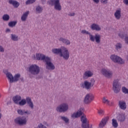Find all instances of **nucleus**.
<instances>
[{
  "label": "nucleus",
  "instance_id": "f257e3e1",
  "mask_svg": "<svg viewBox=\"0 0 128 128\" xmlns=\"http://www.w3.org/2000/svg\"><path fill=\"white\" fill-rule=\"evenodd\" d=\"M82 108H80L76 112H74L71 115V118H80L81 116L80 122H82V124L81 126L82 128H92V125H91L90 127V124L88 121V118H86V115L83 114L84 112H82Z\"/></svg>",
  "mask_w": 128,
  "mask_h": 128
},
{
  "label": "nucleus",
  "instance_id": "f03ea898",
  "mask_svg": "<svg viewBox=\"0 0 128 128\" xmlns=\"http://www.w3.org/2000/svg\"><path fill=\"white\" fill-rule=\"evenodd\" d=\"M52 52L54 54H59L60 58H62L64 60H68L70 58V51L66 47L53 48L52 49Z\"/></svg>",
  "mask_w": 128,
  "mask_h": 128
},
{
  "label": "nucleus",
  "instance_id": "7ed1b4c3",
  "mask_svg": "<svg viewBox=\"0 0 128 128\" xmlns=\"http://www.w3.org/2000/svg\"><path fill=\"white\" fill-rule=\"evenodd\" d=\"M81 34H88L90 40V42H96V44H100V34H96L94 36L92 34H90V32L84 30H82Z\"/></svg>",
  "mask_w": 128,
  "mask_h": 128
},
{
  "label": "nucleus",
  "instance_id": "20e7f679",
  "mask_svg": "<svg viewBox=\"0 0 128 128\" xmlns=\"http://www.w3.org/2000/svg\"><path fill=\"white\" fill-rule=\"evenodd\" d=\"M95 82L96 80H94V78H92L89 82L88 80L84 81V83L80 84V86L82 88H85L86 90H90L94 86Z\"/></svg>",
  "mask_w": 128,
  "mask_h": 128
},
{
  "label": "nucleus",
  "instance_id": "39448f33",
  "mask_svg": "<svg viewBox=\"0 0 128 128\" xmlns=\"http://www.w3.org/2000/svg\"><path fill=\"white\" fill-rule=\"evenodd\" d=\"M48 4V6H54L56 10H58V12H60L62 10V5H60V0H49L47 2Z\"/></svg>",
  "mask_w": 128,
  "mask_h": 128
},
{
  "label": "nucleus",
  "instance_id": "423d86ee",
  "mask_svg": "<svg viewBox=\"0 0 128 128\" xmlns=\"http://www.w3.org/2000/svg\"><path fill=\"white\" fill-rule=\"evenodd\" d=\"M28 72L32 76H38V74H40V66H38L34 64L30 65L28 68Z\"/></svg>",
  "mask_w": 128,
  "mask_h": 128
},
{
  "label": "nucleus",
  "instance_id": "0eeeda50",
  "mask_svg": "<svg viewBox=\"0 0 128 128\" xmlns=\"http://www.w3.org/2000/svg\"><path fill=\"white\" fill-rule=\"evenodd\" d=\"M122 86L118 79H114L112 82V90L114 94H118L120 92Z\"/></svg>",
  "mask_w": 128,
  "mask_h": 128
},
{
  "label": "nucleus",
  "instance_id": "6e6552de",
  "mask_svg": "<svg viewBox=\"0 0 128 128\" xmlns=\"http://www.w3.org/2000/svg\"><path fill=\"white\" fill-rule=\"evenodd\" d=\"M26 102L29 108H30L32 110H34V102H32V98L30 97H27L26 100L22 99L20 102H18V104H19V106H24Z\"/></svg>",
  "mask_w": 128,
  "mask_h": 128
},
{
  "label": "nucleus",
  "instance_id": "1a4fd4ad",
  "mask_svg": "<svg viewBox=\"0 0 128 128\" xmlns=\"http://www.w3.org/2000/svg\"><path fill=\"white\" fill-rule=\"evenodd\" d=\"M6 76L8 80H10V82H11V84L18 82V80H20V74H16L14 77L10 72H7L6 74Z\"/></svg>",
  "mask_w": 128,
  "mask_h": 128
},
{
  "label": "nucleus",
  "instance_id": "9d476101",
  "mask_svg": "<svg viewBox=\"0 0 128 128\" xmlns=\"http://www.w3.org/2000/svg\"><path fill=\"white\" fill-rule=\"evenodd\" d=\"M58 112H66L68 110V104L67 103H62L56 108Z\"/></svg>",
  "mask_w": 128,
  "mask_h": 128
},
{
  "label": "nucleus",
  "instance_id": "9b49d317",
  "mask_svg": "<svg viewBox=\"0 0 128 128\" xmlns=\"http://www.w3.org/2000/svg\"><path fill=\"white\" fill-rule=\"evenodd\" d=\"M14 122L16 124H18V126H26V122H28V120L25 116L18 117L14 119Z\"/></svg>",
  "mask_w": 128,
  "mask_h": 128
},
{
  "label": "nucleus",
  "instance_id": "f8f14e48",
  "mask_svg": "<svg viewBox=\"0 0 128 128\" xmlns=\"http://www.w3.org/2000/svg\"><path fill=\"white\" fill-rule=\"evenodd\" d=\"M46 68L49 70H54L56 68L52 62V60L48 57H46L45 60Z\"/></svg>",
  "mask_w": 128,
  "mask_h": 128
},
{
  "label": "nucleus",
  "instance_id": "ddd939ff",
  "mask_svg": "<svg viewBox=\"0 0 128 128\" xmlns=\"http://www.w3.org/2000/svg\"><path fill=\"white\" fill-rule=\"evenodd\" d=\"M110 60L114 62H116L120 64H124V60H122L120 57L116 55L112 54L110 57Z\"/></svg>",
  "mask_w": 128,
  "mask_h": 128
},
{
  "label": "nucleus",
  "instance_id": "4468645a",
  "mask_svg": "<svg viewBox=\"0 0 128 128\" xmlns=\"http://www.w3.org/2000/svg\"><path fill=\"white\" fill-rule=\"evenodd\" d=\"M94 98V96L92 94H87L84 97V102L86 104H88L92 102Z\"/></svg>",
  "mask_w": 128,
  "mask_h": 128
},
{
  "label": "nucleus",
  "instance_id": "2eb2a0df",
  "mask_svg": "<svg viewBox=\"0 0 128 128\" xmlns=\"http://www.w3.org/2000/svg\"><path fill=\"white\" fill-rule=\"evenodd\" d=\"M101 74L108 78H110L112 77V72L106 68L102 69Z\"/></svg>",
  "mask_w": 128,
  "mask_h": 128
},
{
  "label": "nucleus",
  "instance_id": "dca6fc26",
  "mask_svg": "<svg viewBox=\"0 0 128 128\" xmlns=\"http://www.w3.org/2000/svg\"><path fill=\"white\" fill-rule=\"evenodd\" d=\"M94 76V72L90 70L86 71L82 76L83 80H88V78H92Z\"/></svg>",
  "mask_w": 128,
  "mask_h": 128
},
{
  "label": "nucleus",
  "instance_id": "f3484780",
  "mask_svg": "<svg viewBox=\"0 0 128 128\" xmlns=\"http://www.w3.org/2000/svg\"><path fill=\"white\" fill-rule=\"evenodd\" d=\"M109 118H110L108 117H106L103 119H102V121L99 124V128H104L106 126V123L108 121Z\"/></svg>",
  "mask_w": 128,
  "mask_h": 128
},
{
  "label": "nucleus",
  "instance_id": "a211bd4d",
  "mask_svg": "<svg viewBox=\"0 0 128 128\" xmlns=\"http://www.w3.org/2000/svg\"><path fill=\"white\" fill-rule=\"evenodd\" d=\"M90 28L92 30H96V32H100L102 28L100 26V25L96 24H92L90 26Z\"/></svg>",
  "mask_w": 128,
  "mask_h": 128
},
{
  "label": "nucleus",
  "instance_id": "6ab92c4d",
  "mask_svg": "<svg viewBox=\"0 0 128 128\" xmlns=\"http://www.w3.org/2000/svg\"><path fill=\"white\" fill-rule=\"evenodd\" d=\"M118 106L119 108L122 110H124L126 108V102L124 100H120L118 102Z\"/></svg>",
  "mask_w": 128,
  "mask_h": 128
},
{
  "label": "nucleus",
  "instance_id": "aec40b11",
  "mask_svg": "<svg viewBox=\"0 0 128 128\" xmlns=\"http://www.w3.org/2000/svg\"><path fill=\"white\" fill-rule=\"evenodd\" d=\"M117 120L120 122H124L126 120V115L124 114H120L117 116Z\"/></svg>",
  "mask_w": 128,
  "mask_h": 128
},
{
  "label": "nucleus",
  "instance_id": "412c9836",
  "mask_svg": "<svg viewBox=\"0 0 128 128\" xmlns=\"http://www.w3.org/2000/svg\"><path fill=\"white\" fill-rule=\"evenodd\" d=\"M8 2L10 4H12L15 8H18L20 6V2L14 0H9Z\"/></svg>",
  "mask_w": 128,
  "mask_h": 128
},
{
  "label": "nucleus",
  "instance_id": "4be33fe9",
  "mask_svg": "<svg viewBox=\"0 0 128 128\" xmlns=\"http://www.w3.org/2000/svg\"><path fill=\"white\" fill-rule=\"evenodd\" d=\"M36 58L37 60H44L46 61V57L45 55L40 54H36Z\"/></svg>",
  "mask_w": 128,
  "mask_h": 128
},
{
  "label": "nucleus",
  "instance_id": "5701e85b",
  "mask_svg": "<svg viewBox=\"0 0 128 128\" xmlns=\"http://www.w3.org/2000/svg\"><path fill=\"white\" fill-rule=\"evenodd\" d=\"M60 42H62V44H66V46H70V41L68 39H66L64 38H62V37H60L59 38Z\"/></svg>",
  "mask_w": 128,
  "mask_h": 128
},
{
  "label": "nucleus",
  "instance_id": "b1692460",
  "mask_svg": "<svg viewBox=\"0 0 128 128\" xmlns=\"http://www.w3.org/2000/svg\"><path fill=\"white\" fill-rule=\"evenodd\" d=\"M22 97L18 95H16L13 97L12 100L13 102L16 104H18V102L20 100H21Z\"/></svg>",
  "mask_w": 128,
  "mask_h": 128
},
{
  "label": "nucleus",
  "instance_id": "393cba45",
  "mask_svg": "<svg viewBox=\"0 0 128 128\" xmlns=\"http://www.w3.org/2000/svg\"><path fill=\"white\" fill-rule=\"evenodd\" d=\"M121 12L120 10H116L115 12L114 16L116 20H120L122 18Z\"/></svg>",
  "mask_w": 128,
  "mask_h": 128
},
{
  "label": "nucleus",
  "instance_id": "a878e982",
  "mask_svg": "<svg viewBox=\"0 0 128 128\" xmlns=\"http://www.w3.org/2000/svg\"><path fill=\"white\" fill-rule=\"evenodd\" d=\"M28 14H30V11H26L22 14L21 17L22 22H26V18H28Z\"/></svg>",
  "mask_w": 128,
  "mask_h": 128
},
{
  "label": "nucleus",
  "instance_id": "bb28decb",
  "mask_svg": "<svg viewBox=\"0 0 128 128\" xmlns=\"http://www.w3.org/2000/svg\"><path fill=\"white\" fill-rule=\"evenodd\" d=\"M16 24H18V22L16 20L11 21L8 22V26L10 28H14V26H16Z\"/></svg>",
  "mask_w": 128,
  "mask_h": 128
},
{
  "label": "nucleus",
  "instance_id": "cd10ccee",
  "mask_svg": "<svg viewBox=\"0 0 128 128\" xmlns=\"http://www.w3.org/2000/svg\"><path fill=\"white\" fill-rule=\"evenodd\" d=\"M2 20L4 22H8L10 20V15H8V14H4L2 16Z\"/></svg>",
  "mask_w": 128,
  "mask_h": 128
},
{
  "label": "nucleus",
  "instance_id": "c85d7f7f",
  "mask_svg": "<svg viewBox=\"0 0 128 128\" xmlns=\"http://www.w3.org/2000/svg\"><path fill=\"white\" fill-rule=\"evenodd\" d=\"M11 40L14 42H18V36L16 34H11Z\"/></svg>",
  "mask_w": 128,
  "mask_h": 128
},
{
  "label": "nucleus",
  "instance_id": "c756f323",
  "mask_svg": "<svg viewBox=\"0 0 128 128\" xmlns=\"http://www.w3.org/2000/svg\"><path fill=\"white\" fill-rule=\"evenodd\" d=\"M42 10H44V9L42 6H38L36 7V12L38 14H42Z\"/></svg>",
  "mask_w": 128,
  "mask_h": 128
},
{
  "label": "nucleus",
  "instance_id": "7c9ffc66",
  "mask_svg": "<svg viewBox=\"0 0 128 128\" xmlns=\"http://www.w3.org/2000/svg\"><path fill=\"white\" fill-rule=\"evenodd\" d=\"M112 126L114 128H116L118 126V122L116 121V119L112 120Z\"/></svg>",
  "mask_w": 128,
  "mask_h": 128
},
{
  "label": "nucleus",
  "instance_id": "2f4dec72",
  "mask_svg": "<svg viewBox=\"0 0 128 128\" xmlns=\"http://www.w3.org/2000/svg\"><path fill=\"white\" fill-rule=\"evenodd\" d=\"M60 118L62 120H64V122H66V124H68V122H70V119H68L67 117L64 116H60Z\"/></svg>",
  "mask_w": 128,
  "mask_h": 128
},
{
  "label": "nucleus",
  "instance_id": "473e14b6",
  "mask_svg": "<svg viewBox=\"0 0 128 128\" xmlns=\"http://www.w3.org/2000/svg\"><path fill=\"white\" fill-rule=\"evenodd\" d=\"M36 0H28L26 2V6H28V4H34V2H36Z\"/></svg>",
  "mask_w": 128,
  "mask_h": 128
},
{
  "label": "nucleus",
  "instance_id": "72a5a7b5",
  "mask_svg": "<svg viewBox=\"0 0 128 128\" xmlns=\"http://www.w3.org/2000/svg\"><path fill=\"white\" fill-rule=\"evenodd\" d=\"M122 48V45L120 44V43H118L116 45V49L118 50H120Z\"/></svg>",
  "mask_w": 128,
  "mask_h": 128
},
{
  "label": "nucleus",
  "instance_id": "f704fd0d",
  "mask_svg": "<svg viewBox=\"0 0 128 128\" xmlns=\"http://www.w3.org/2000/svg\"><path fill=\"white\" fill-rule=\"evenodd\" d=\"M122 92L124 94H128V88L126 87H122Z\"/></svg>",
  "mask_w": 128,
  "mask_h": 128
},
{
  "label": "nucleus",
  "instance_id": "c9c22d12",
  "mask_svg": "<svg viewBox=\"0 0 128 128\" xmlns=\"http://www.w3.org/2000/svg\"><path fill=\"white\" fill-rule=\"evenodd\" d=\"M24 110H17V112L18 114H20V116H24Z\"/></svg>",
  "mask_w": 128,
  "mask_h": 128
},
{
  "label": "nucleus",
  "instance_id": "e433bc0d",
  "mask_svg": "<svg viewBox=\"0 0 128 128\" xmlns=\"http://www.w3.org/2000/svg\"><path fill=\"white\" fill-rule=\"evenodd\" d=\"M103 102L104 104H110V101L108 100L106 98V97H104Z\"/></svg>",
  "mask_w": 128,
  "mask_h": 128
},
{
  "label": "nucleus",
  "instance_id": "4c0bfd02",
  "mask_svg": "<svg viewBox=\"0 0 128 128\" xmlns=\"http://www.w3.org/2000/svg\"><path fill=\"white\" fill-rule=\"evenodd\" d=\"M100 2L103 4H108V0H101Z\"/></svg>",
  "mask_w": 128,
  "mask_h": 128
},
{
  "label": "nucleus",
  "instance_id": "58836bf2",
  "mask_svg": "<svg viewBox=\"0 0 128 128\" xmlns=\"http://www.w3.org/2000/svg\"><path fill=\"white\" fill-rule=\"evenodd\" d=\"M4 52V48H2V46H0V52Z\"/></svg>",
  "mask_w": 128,
  "mask_h": 128
},
{
  "label": "nucleus",
  "instance_id": "ea45409f",
  "mask_svg": "<svg viewBox=\"0 0 128 128\" xmlns=\"http://www.w3.org/2000/svg\"><path fill=\"white\" fill-rule=\"evenodd\" d=\"M26 114L28 115H30L31 114V112L28 110H26V111L24 110V114Z\"/></svg>",
  "mask_w": 128,
  "mask_h": 128
},
{
  "label": "nucleus",
  "instance_id": "a19ab883",
  "mask_svg": "<svg viewBox=\"0 0 128 128\" xmlns=\"http://www.w3.org/2000/svg\"><path fill=\"white\" fill-rule=\"evenodd\" d=\"M44 126L42 125V124H39L38 125L37 128H43Z\"/></svg>",
  "mask_w": 128,
  "mask_h": 128
},
{
  "label": "nucleus",
  "instance_id": "79ce46f5",
  "mask_svg": "<svg viewBox=\"0 0 128 128\" xmlns=\"http://www.w3.org/2000/svg\"><path fill=\"white\" fill-rule=\"evenodd\" d=\"M98 114H104V110H100L98 111Z\"/></svg>",
  "mask_w": 128,
  "mask_h": 128
},
{
  "label": "nucleus",
  "instance_id": "37998d69",
  "mask_svg": "<svg viewBox=\"0 0 128 128\" xmlns=\"http://www.w3.org/2000/svg\"><path fill=\"white\" fill-rule=\"evenodd\" d=\"M123 2H124V4H126V6H128V0H124Z\"/></svg>",
  "mask_w": 128,
  "mask_h": 128
},
{
  "label": "nucleus",
  "instance_id": "c03bdc74",
  "mask_svg": "<svg viewBox=\"0 0 128 128\" xmlns=\"http://www.w3.org/2000/svg\"><path fill=\"white\" fill-rule=\"evenodd\" d=\"M94 2H95V4H98L100 2V0H92Z\"/></svg>",
  "mask_w": 128,
  "mask_h": 128
},
{
  "label": "nucleus",
  "instance_id": "a18cd8bd",
  "mask_svg": "<svg viewBox=\"0 0 128 128\" xmlns=\"http://www.w3.org/2000/svg\"><path fill=\"white\" fill-rule=\"evenodd\" d=\"M70 16H74V13H70L68 14Z\"/></svg>",
  "mask_w": 128,
  "mask_h": 128
},
{
  "label": "nucleus",
  "instance_id": "49530a36",
  "mask_svg": "<svg viewBox=\"0 0 128 128\" xmlns=\"http://www.w3.org/2000/svg\"><path fill=\"white\" fill-rule=\"evenodd\" d=\"M119 36L121 37V38H124V36L122 34H118Z\"/></svg>",
  "mask_w": 128,
  "mask_h": 128
},
{
  "label": "nucleus",
  "instance_id": "de8ad7c7",
  "mask_svg": "<svg viewBox=\"0 0 128 128\" xmlns=\"http://www.w3.org/2000/svg\"><path fill=\"white\" fill-rule=\"evenodd\" d=\"M46 0H41L42 4H46Z\"/></svg>",
  "mask_w": 128,
  "mask_h": 128
},
{
  "label": "nucleus",
  "instance_id": "09e8293b",
  "mask_svg": "<svg viewBox=\"0 0 128 128\" xmlns=\"http://www.w3.org/2000/svg\"><path fill=\"white\" fill-rule=\"evenodd\" d=\"M10 32V28L6 29V32Z\"/></svg>",
  "mask_w": 128,
  "mask_h": 128
},
{
  "label": "nucleus",
  "instance_id": "8fccbe9b",
  "mask_svg": "<svg viewBox=\"0 0 128 128\" xmlns=\"http://www.w3.org/2000/svg\"><path fill=\"white\" fill-rule=\"evenodd\" d=\"M21 80H22V82H24V78H22Z\"/></svg>",
  "mask_w": 128,
  "mask_h": 128
},
{
  "label": "nucleus",
  "instance_id": "3c124183",
  "mask_svg": "<svg viewBox=\"0 0 128 128\" xmlns=\"http://www.w3.org/2000/svg\"><path fill=\"white\" fill-rule=\"evenodd\" d=\"M0 118H2V114L0 113Z\"/></svg>",
  "mask_w": 128,
  "mask_h": 128
},
{
  "label": "nucleus",
  "instance_id": "603ef678",
  "mask_svg": "<svg viewBox=\"0 0 128 128\" xmlns=\"http://www.w3.org/2000/svg\"><path fill=\"white\" fill-rule=\"evenodd\" d=\"M44 124H46V122H44Z\"/></svg>",
  "mask_w": 128,
  "mask_h": 128
},
{
  "label": "nucleus",
  "instance_id": "864d4df0",
  "mask_svg": "<svg viewBox=\"0 0 128 128\" xmlns=\"http://www.w3.org/2000/svg\"><path fill=\"white\" fill-rule=\"evenodd\" d=\"M0 112H2V110H0Z\"/></svg>",
  "mask_w": 128,
  "mask_h": 128
},
{
  "label": "nucleus",
  "instance_id": "5fc2aeb1",
  "mask_svg": "<svg viewBox=\"0 0 128 128\" xmlns=\"http://www.w3.org/2000/svg\"><path fill=\"white\" fill-rule=\"evenodd\" d=\"M0 96H2V95H0Z\"/></svg>",
  "mask_w": 128,
  "mask_h": 128
}]
</instances>
